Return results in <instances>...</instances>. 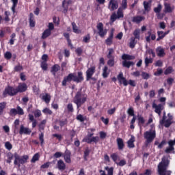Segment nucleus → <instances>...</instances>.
Segmentation results:
<instances>
[{"instance_id": "f257e3e1", "label": "nucleus", "mask_w": 175, "mask_h": 175, "mask_svg": "<svg viewBox=\"0 0 175 175\" xmlns=\"http://www.w3.org/2000/svg\"><path fill=\"white\" fill-rule=\"evenodd\" d=\"M71 81H74V83H83V81H84V75H83V72H78L77 76L75 73L68 74V76L64 77L62 82V85L63 87H66V83H70Z\"/></svg>"}, {"instance_id": "f03ea898", "label": "nucleus", "mask_w": 175, "mask_h": 175, "mask_svg": "<svg viewBox=\"0 0 175 175\" xmlns=\"http://www.w3.org/2000/svg\"><path fill=\"white\" fill-rule=\"evenodd\" d=\"M170 164V161L167 157H163L161 161L159 163L157 166V172L159 175H171L172 171L167 170L169 165Z\"/></svg>"}, {"instance_id": "7ed1b4c3", "label": "nucleus", "mask_w": 175, "mask_h": 175, "mask_svg": "<svg viewBox=\"0 0 175 175\" xmlns=\"http://www.w3.org/2000/svg\"><path fill=\"white\" fill-rule=\"evenodd\" d=\"M82 89L81 88L75 94L73 103L77 105V109L78 111H80V107L87 102L88 96L87 94L81 92Z\"/></svg>"}, {"instance_id": "20e7f679", "label": "nucleus", "mask_w": 175, "mask_h": 175, "mask_svg": "<svg viewBox=\"0 0 175 175\" xmlns=\"http://www.w3.org/2000/svg\"><path fill=\"white\" fill-rule=\"evenodd\" d=\"M150 129L144 133V137L146 139V144H150V143H152L155 137H157L155 126H154V124H152L150 125Z\"/></svg>"}, {"instance_id": "39448f33", "label": "nucleus", "mask_w": 175, "mask_h": 175, "mask_svg": "<svg viewBox=\"0 0 175 175\" xmlns=\"http://www.w3.org/2000/svg\"><path fill=\"white\" fill-rule=\"evenodd\" d=\"M14 165L15 166H18V167H21V165H24L28 162V159H29V156L28 155H23L21 157L17 152L14 154Z\"/></svg>"}, {"instance_id": "423d86ee", "label": "nucleus", "mask_w": 175, "mask_h": 175, "mask_svg": "<svg viewBox=\"0 0 175 175\" xmlns=\"http://www.w3.org/2000/svg\"><path fill=\"white\" fill-rule=\"evenodd\" d=\"M117 79L118 80L119 84H123L124 87H126L128 84L131 85V87H136V82L135 81L130 79L129 81L126 80V78L124 77L122 72H120L117 76Z\"/></svg>"}, {"instance_id": "0eeeda50", "label": "nucleus", "mask_w": 175, "mask_h": 175, "mask_svg": "<svg viewBox=\"0 0 175 175\" xmlns=\"http://www.w3.org/2000/svg\"><path fill=\"white\" fill-rule=\"evenodd\" d=\"M17 88H14L12 86H8L5 88V90L3 93V95H9L10 96H14L17 95Z\"/></svg>"}, {"instance_id": "6e6552de", "label": "nucleus", "mask_w": 175, "mask_h": 175, "mask_svg": "<svg viewBox=\"0 0 175 175\" xmlns=\"http://www.w3.org/2000/svg\"><path fill=\"white\" fill-rule=\"evenodd\" d=\"M9 114H10V116H17V114H18V116H24V109H23V108H21V107L18 105L16 107V109L12 108L10 110Z\"/></svg>"}, {"instance_id": "1a4fd4ad", "label": "nucleus", "mask_w": 175, "mask_h": 175, "mask_svg": "<svg viewBox=\"0 0 175 175\" xmlns=\"http://www.w3.org/2000/svg\"><path fill=\"white\" fill-rule=\"evenodd\" d=\"M96 28L98 31V35L100 38H105L107 35V29H103V23H98L96 25Z\"/></svg>"}, {"instance_id": "9d476101", "label": "nucleus", "mask_w": 175, "mask_h": 175, "mask_svg": "<svg viewBox=\"0 0 175 175\" xmlns=\"http://www.w3.org/2000/svg\"><path fill=\"white\" fill-rule=\"evenodd\" d=\"M152 107L153 109H154V112L157 113L158 116H161V114L162 113V110L165 109V103H160L159 105L153 103Z\"/></svg>"}, {"instance_id": "9b49d317", "label": "nucleus", "mask_w": 175, "mask_h": 175, "mask_svg": "<svg viewBox=\"0 0 175 175\" xmlns=\"http://www.w3.org/2000/svg\"><path fill=\"white\" fill-rule=\"evenodd\" d=\"M108 9L110 12H114L118 9V0H110L108 3Z\"/></svg>"}, {"instance_id": "f8f14e48", "label": "nucleus", "mask_w": 175, "mask_h": 175, "mask_svg": "<svg viewBox=\"0 0 175 175\" xmlns=\"http://www.w3.org/2000/svg\"><path fill=\"white\" fill-rule=\"evenodd\" d=\"M95 72H96V68L94 66L86 70V81H90V79L94 76Z\"/></svg>"}, {"instance_id": "ddd939ff", "label": "nucleus", "mask_w": 175, "mask_h": 175, "mask_svg": "<svg viewBox=\"0 0 175 175\" xmlns=\"http://www.w3.org/2000/svg\"><path fill=\"white\" fill-rule=\"evenodd\" d=\"M72 152L70 150L66 149L64 154H63L64 159L66 163H72V159L70 158Z\"/></svg>"}, {"instance_id": "4468645a", "label": "nucleus", "mask_w": 175, "mask_h": 175, "mask_svg": "<svg viewBox=\"0 0 175 175\" xmlns=\"http://www.w3.org/2000/svg\"><path fill=\"white\" fill-rule=\"evenodd\" d=\"M32 131L28 127L24 126L23 124L21 125L19 129V135H31Z\"/></svg>"}, {"instance_id": "2eb2a0df", "label": "nucleus", "mask_w": 175, "mask_h": 175, "mask_svg": "<svg viewBox=\"0 0 175 175\" xmlns=\"http://www.w3.org/2000/svg\"><path fill=\"white\" fill-rule=\"evenodd\" d=\"M113 38H114V29H112L108 38L105 40V44L107 46H111L113 44Z\"/></svg>"}, {"instance_id": "dca6fc26", "label": "nucleus", "mask_w": 175, "mask_h": 175, "mask_svg": "<svg viewBox=\"0 0 175 175\" xmlns=\"http://www.w3.org/2000/svg\"><path fill=\"white\" fill-rule=\"evenodd\" d=\"M56 166L58 170H61L62 172H64V170L66 169V164H65V162H64V160L62 159H59V161H57Z\"/></svg>"}, {"instance_id": "f3484780", "label": "nucleus", "mask_w": 175, "mask_h": 175, "mask_svg": "<svg viewBox=\"0 0 175 175\" xmlns=\"http://www.w3.org/2000/svg\"><path fill=\"white\" fill-rule=\"evenodd\" d=\"M168 145L169 146L167 147L165 150V154H174V145L173 144L172 142H171L170 141L168 142Z\"/></svg>"}, {"instance_id": "a211bd4d", "label": "nucleus", "mask_w": 175, "mask_h": 175, "mask_svg": "<svg viewBox=\"0 0 175 175\" xmlns=\"http://www.w3.org/2000/svg\"><path fill=\"white\" fill-rule=\"evenodd\" d=\"M28 90V86H27L25 83H19L18 87L16 88L17 92H25Z\"/></svg>"}, {"instance_id": "6ab92c4d", "label": "nucleus", "mask_w": 175, "mask_h": 175, "mask_svg": "<svg viewBox=\"0 0 175 175\" xmlns=\"http://www.w3.org/2000/svg\"><path fill=\"white\" fill-rule=\"evenodd\" d=\"M116 142H117L118 150H120V151H122V150H124V148H125V144H124V139H122V138H117Z\"/></svg>"}, {"instance_id": "aec40b11", "label": "nucleus", "mask_w": 175, "mask_h": 175, "mask_svg": "<svg viewBox=\"0 0 175 175\" xmlns=\"http://www.w3.org/2000/svg\"><path fill=\"white\" fill-rule=\"evenodd\" d=\"M174 10V8H172L170 3H164V13H172Z\"/></svg>"}, {"instance_id": "412c9836", "label": "nucleus", "mask_w": 175, "mask_h": 175, "mask_svg": "<svg viewBox=\"0 0 175 175\" xmlns=\"http://www.w3.org/2000/svg\"><path fill=\"white\" fill-rule=\"evenodd\" d=\"M29 27H31V28H34L36 25V22L35 21V16H33V13L29 14Z\"/></svg>"}, {"instance_id": "4be33fe9", "label": "nucleus", "mask_w": 175, "mask_h": 175, "mask_svg": "<svg viewBox=\"0 0 175 175\" xmlns=\"http://www.w3.org/2000/svg\"><path fill=\"white\" fill-rule=\"evenodd\" d=\"M146 18L144 16H133L132 18V22L135 23L136 24H140L142 21H144Z\"/></svg>"}, {"instance_id": "5701e85b", "label": "nucleus", "mask_w": 175, "mask_h": 175, "mask_svg": "<svg viewBox=\"0 0 175 175\" xmlns=\"http://www.w3.org/2000/svg\"><path fill=\"white\" fill-rule=\"evenodd\" d=\"M156 52L158 57H165V55H166V53H165V49H163L161 46H159L157 47V49H156Z\"/></svg>"}, {"instance_id": "b1692460", "label": "nucleus", "mask_w": 175, "mask_h": 175, "mask_svg": "<svg viewBox=\"0 0 175 175\" xmlns=\"http://www.w3.org/2000/svg\"><path fill=\"white\" fill-rule=\"evenodd\" d=\"M135 136L132 135L127 142V146L129 148H135Z\"/></svg>"}, {"instance_id": "393cba45", "label": "nucleus", "mask_w": 175, "mask_h": 175, "mask_svg": "<svg viewBox=\"0 0 175 175\" xmlns=\"http://www.w3.org/2000/svg\"><path fill=\"white\" fill-rule=\"evenodd\" d=\"M135 58H136V57H135V55H131L129 54L124 53L122 55V59H123L124 61H132V60L135 59Z\"/></svg>"}, {"instance_id": "a878e982", "label": "nucleus", "mask_w": 175, "mask_h": 175, "mask_svg": "<svg viewBox=\"0 0 175 175\" xmlns=\"http://www.w3.org/2000/svg\"><path fill=\"white\" fill-rule=\"evenodd\" d=\"M60 69L61 66H59L58 64H54L51 67V72H52V75H53V76H55L57 72H58V70H60Z\"/></svg>"}, {"instance_id": "bb28decb", "label": "nucleus", "mask_w": 175, "mask_h": 175, "mask_svg": "<svg viewBox=\"0 0 175 175\" xmlns=\"http://www.w3.org/2000/svg\"><path fill=\"white\" fill-rule=\"evenodd\" d=\"M135 65V62H131V61H126L124 60L122 62V66L124 68H127V69H129L131 66H133Z\"/></svg>"}, {"instance_id": "cd10ccee", "label": "nucleus", "mask_w": 175, "mask_h": 175, "mask_svg": "<svg viewBox=\"0 0 175 175\" xmlns=\"http://www.w3.org/2000/svg\"><path fill=\"white\" fill-rule=\"evenodd\" d=\"M109 68L107 66H105L104 68H103V74L102 76L103 79H107L109 77V75H110V72L108 71Z\"/></svg>"}, {"instance_id": "c85d7f7f", "label": "nucleus", "mask_w": 175, "mask_h": 175, "mask_svg": "<svg viewBox=\"0 0 175 175\" xmlns=\"http://www.w3.org/2000/svg\"><path fill=\"white\" fill-rule=\"evenodd\" d=\"M155 146H157V148H159V150H162L164 146H166L167 144V142H166V139L163 140L160 144L158 142H154Z\"/></svg>"}, {"instance_id": "c756f323", "label": "nucleus", "mask_w": 175, "mask_h": 175, "mask_svg": "<svg viewBox=\"0 0 175 175\" xmlns=\"http://www.w3.org/2000/svg\"><path fill=\"white\" fill-rule=\"evenodd\" d=\"M42 99L45 102V103H50V101L51 100V96L46 93L45 95L42 96Z\"/></svg>"}, {"instance_id": "7c9ffc66", "label": "nucleus", "mask_w": 175, "mask_h": 175, "mask_svg": "<svg viewBox=\"0 0 175 175\" xmlns=\"http://www.w3.org/2000/svg\"><path fill=\"white\" fill-rule=\"evenodd\" d=\"M50 35H51V31H50V30H48L46 29L42 33L41 38H42V39H47V38H49V36H50Z\"/></svg>"}, {"instance_id": "2f4dec72", "label": "nucleus", "mask_w": 175, "mask_h": 175, "mask_svg": "<svg viewBox=\"0 0 175 175\" xmlns=\"http://www.w3.org/2000/svg\"><path fill=\"white\" fill-rule=\"evenodd\" d=\"M133 35H134L133 39H137L140 40V29H136L134 31Z\"/></svg>"}, {"instance_id": "473e14b6", "label": "nucleus", "mask_w": 175, "mask_h": 175, "mask_svg": "<svg viewBox=\"0 0 175 175\" xmlns=\"http://www.w3.org/2000/svg\"><path fill=\"white\" fill-rule=\"evenodd\" d=\"M76 120H77V121H80V122H84L87 120V116L79 114L77 116Z\"/></svg>"}, {"instance_id": "72a5a7b5", "label": "nucleus", "mask_w": 175, "mask_h": 175, "mask_svg": "<svg viewBox=\"0 0 175 175\" xmlns=\"http://www.w3.org/2000/svg\"><path fill=\"white\" fill-rule=\"evenodd\" d=\"M65 3H67V5H65ZM70 3V1H64L63 2H62V8H63V13H65V14H66V13H68V5H69Z\"/></svg>"}, {"instance_id": "f704fd0d", "label": "nucleus", "mask_w": 175, "mask_h": 175, "mask_svg": "<svg viewBox=\"0 0 175 175\" xmlns=\"http://www.w3.org/2000/svg\"><path fill=\"white\" fill-rule=\"evenodd\" d=\"M158 38H157V42H159V40H162L163 38H165L164 32L162 31H157Z\"/></svg>"}, {"instance_id": "c9c22d12", "label": "nucleus", "mask_w": 175, "mask_h": 175, "mask_svg": "<svg viewBox=\"0 0 175 175\" xmlns=\"http://www.w3.org/2000/svg\"><path fill=\"white\" fill-rule=\"evenodd\" d=\"M136 40L133 38V37H131L130 39V43H129V47L130 49H135V46H136Z\"/></svg>"}, {"instance_id": "e433bc0d", "label": "nucleus", "mask_w": 175, "mask_h": 175, "mask_svg": "<svg viewBox=\"0 0 175 175\" xmlns=\"http://www.w3.org/2000/svg\"><path fill=\"white\" fill-rule=\"evenodd\" d=\"M40 158V155L39 154V153H36L33 156V157L31 160V163H35L36 162H37V161H39Z\"/></svg>"}, {"instance_id": "4c0bfd02", "label": "nucleus", "mask_w": 175, "mask_h": 175, "mask_svg": "<svg viewBox=\"0 0 175 175\" xmlns=\"http://www.w3.org/2000/svg\"><path fill=\"white\" fill-rule=\"evenodd\" d=\"M7 160L6 162L7 163H12V160L13 159V158L14 157V154H13L12 152H8L7 154Z\"/></svg>"}, {"instance_id": "58836bf2", "label": "nucleus", "mask_w": 175, "mask_h": 175, "mask_svg": "<svg viewBox=\"0 0 175 175\" xmlns=\"http://www.w3.org/2000/svg\"><path fill=\"white\" fill-rule=\"evenodd\" d=\"M4 16H5L3 18L4 21L5 23H9V21H10V18L9 17V16H10V12L5 11Z\"/></svg>"}, {"instance_id": "ea45409f", "label": "nucleus", "mask_w": 175, "mask_h": 175, "mask_svg": "<svg viewBox=\"0 0 175 175\" xmlns=\"http://www.w3.org/2000/svg\"><path fill=\"white\" fill-rule=\"evenodd\" d=\"M6 108V102L0 103V116L3 114V111Z\"/></svg>"}, {"instance_id": "a19ab883", "label": "nucleus", "mask_w": 175, "mask_h": 175, "mask_svg": "<svg viewBox=\"0 0 175 175\" xmlns=\"http://www.w3.org/2000/svg\"><path fill=\"white\" fill-rule=\"evenodd\" d=\"M108 54L107 55V57L108 59L110 58H114V55H113V54H114V49L113 48H110L108 49Z\"/></svg>"}, {"instance_id": "79ce46f5", "label": "nucleus", "mask_w": 175, "mask_h": 175, "mask_svg": "<svg viewBox=\"0 0 175 175\" xmlns=\"http://www.w3.org/2000/svg\"><path fill=\"white\" fill-rule=\"evenodd\" d=\"M10 40L9 41V44L11 46H13L14 44V41L16 40V33H12V35L10 36Z\"/></svg>"}, {"instance_id": "37998d69", "label": "nucleus", "mask_w": 175, "mask_h": 175, "mask_svg": "<svg viewBox=\"0 0 175 175\" xmlns=\"http://www.w3.org/2000/svg\"><path fill=\"white\" fill-rule=\"evenodd\" d=\"M144 8L145 12H147L148 13V12H150V10H151V7L150 6V3H148L147 1H144Z\"/></svg>"}, {"instance_id": "c03bdc74", "label": "nucleus", "mask_w": 175, "mask_h": 175, "mask_svg": "<svg viewBox=\"0 0 175 175\" xmlns=\"http://www.w3.org/2000/svg\"><path fill=\"white\" fill-rule=\"evenodd\" d=\"M90 152H91V150H90V149L86 148L85 150L84 154H83L84 161H88V157L90 156Z\"/></svg>"}, {"instance_id": "a18cd8bd", "label": "nucleus", "mask_w": 175, "mask_h": 175, "mask_svg": "<svg viewBox=\"0 0 175 175\" xmlns=\"http://www.w3.org/2000/svg\"><path fill=\"white\" fill-rule=\"evenodd\" d=\"M40 68L42 69V70H47L49 69V64H47V62H42L40 64Z\"/></svg>"}, {"instance_id": "49530a36", "label": "nucleus", "mask_w": 175, "mask_h": 175, "mask_svg": "<svg viewBox=\"0 0 175 175\" xmlns=\"http://www.w3.org/2000/svg\"><path fill=\"white\" fill-rule=\"evenodd\" d=\"M12 2L13 3L12 6V12L14 14L16 13V7L17 6V3H18V0H12Z\"/></svg>"}, {"instance_id": "de8ad7c7", "label": "nucleus", "mask_w": 175, "mask_h": 175, "mask_svg": "<svg viewBox=\"0 0 175 175\" xmlns=\"http://www.w3.org/2000/svg\"><path fill=\"white\" fill-rule=\"evenodd\" d=\"M67 111L68 113H73L75 111V109L73 108V104L68 103L66 106Z\"/></svg>"}, {"instance_id": "09e8293b", "label": "nucleus", "mask_w": 175, "mask_h": 175, "mask_svg": "<svg viewBox=\"0 0 175 175\" xmlns=\"http://www.w3.org/2000/svg\"><path fill=\"white\" fill-rule=\"evenodd\" d=\"M145 122H146V120H144V118H143V116H138V125H139V126H142V125H144Z\"/></svg>"}, {"instance_id": "8fccbe9b", "label": "nucleus", "mask_w": 175, "mask_h": 175, "mask_svg": "<svg viewBox=\"0 0 175 175\" xmlns=\"http://www.w3.org/2000/svg\"><path fill=\"white\" fill-rule=\"evenodd\" d=\"M127 114L131 117H135V109H133V107H131L128 109Z\"/></svg>"}, {"instance_id": "3c124183", "label": "nucleus", "mask_w": 175, "mask_h": 175, "mask_svg": "<svg viewBox=\"0 0 175 175\" xmlns=\"http://www.w3.org/2000/svg\"><path fill=\"white\" fill-rule=\"evenodd\" d=\"M111 158L112 159V161L115 163H117V161H118V154L117 153H113L111 154Z\"/></svg>"}, {"instance_id": "603ef678", "label": "nucleus", "mask_w": 175, "mask_h": 175, "mask_svg": "<svg viewBox=\"0 0 175 175\" xmlns=\"http://www.w3.org/2000/svg\"><path fill=\"white\" fill-rule=\"evenodd\" d=\"M135 122H136V116H133V118L130 122V129H135Z\"/></svg>"}, {"instance_id": "864d4df0", "label": "nucleus", "mask_w": 175, "mask_h": 175, "mask_svg": "<svg viewBox=\"0 0 175 175\" xmlns=\"http://www.w3.org/2000/svg\"><path fill=\"white\" fill-rule=\"evenodd\" d=\"M118 16L117 15V14L116 12H113L110 17V21L111 23H114V21H116V20L118 19Z\"/></svg>"}, {"instance_id": "5fc2aeb1", "label": "nucleus", "mask_w": 175, "mask_h": 175, "mask_svg": "<svg viewBox=\"0 0 175 175\" xmlns=\"http://www.w3.org/2000/svg\"><path fill=\"white\" fill-rule=\"evenodd\" d=\"M116 15L118 16V18H123V17H124V12H122V9L118 8V10L117 11Z\"/></svg>"}, {"instance_id": "6e6d98bb", "label": "nucleus", "mask_w": 175, "mask_h": 175, "mask_svg": "<svg viewBox=\"0 0 175 175\" xmlns=\"http://www.w3.org/2000/svg\"><path fill=\"white\" fill-rule=\"evenodd\" d=\"M173 72V67L169 66L164 71V75H170Z\"/></svg>"}, {"instance_id": "4d7b16f0", "label": "nucleus", "mask_w": 175, "mask_h": 175, "mask_svg": "<svg viewBox=\"0 0 175 175\" xmlns=\"http://www.w3.org/2000/svg\"><path fill=\"white\" fill-rule=\"evenodd\" d=\"M105 170H107V174L105 175H113L114 168L113 167L109 168V167H105Z\"/></svg>"}, {"instance_id": "13d9d810", "label": "nucleus", "mask_w": 175, "mask_h": 175, "mask_svg": "<svg viewBox=\"0 0 175 175\" xmlns=\"http://www.w3.org/2000/svg\"><path fill=\"white\" fill-rule=\"evenodd\" d=\"M42 113L44 114H49V116H51V114H53V111H51L50 109L46 107L42 110Z\"/></svg>"}, {"instance_id": "bf43d9fd", "label": "nucleus", "mask_w": 175, "mask_h": 175, "mask_svg": "<svg viewBox=\"0 0 175 175\" xmlns=\"http://www.w3.org/2000/svg\"><path fill=\"white\" fill-rule=\"evenodd\" d=\"M75 53L78 57H81V54H83V49L81 47H78L75 50Z\"/></svg>"}, {"instance_id": "052dcab7", "label": "nucleus", "mask_w": 175, "mask_h": 175, "mask_svg": "<svg viewBox=\"0 0 175 175\" xmlns=\"http://www.w3.org/2000/svg\"><path fill=\"white\" fill-rule=\"evenodd\" d=\"M162 10V5L158 4L157 7L154 8V13H161Z\"/></svg>"}, {"instance_id": "680f3d73", "label": "nucleus", "mask_w": 175, "mask_h": 175, "mask_svg": "<svg viewBox=\"0 0 175 175\" xmlns=\"http://www.w3.org/2000/svg\"><path fill=\"white\" fill-rule=\"evenodd\" d=\"M172 124H173V122H172V120H169L168 119H167L166 120H165L163 125L165 128H169V126H170Z\"/></svg>"}, {"instance_id": "e2e57ef3", "label": "nucleus", "mask_w": 175, "mask_h": 175, "mask_svg": "<svg viewBox=\"0 0 175 175\" xmlns=\"http://www.w3.org/2000/svg\"><path fill=\"white\" fill-rule=\"evenodd\" d=\"M72 25L73 32H75V33H79V29H77V25H76V23L72 22Z\"/></svg>"}, {"instance_id": "0e129e2a", "label": "nucleus", "mask_w": 175, "mask_h": 175, "mask_svg": "<svg viewBox=\"0 0 175 175\" xmlns=\"http://www.w3.org/2000/svg\"><path fill=\"white\" fill-rule=\"evenodd\" d=\"M107 65L110 66V68H113L114 66V58H110L107 61Z\"/></svg>"}, {"instance_id": "69168bd1", "label": "nucleus", "mask_w": 175, "mask_h": 175, "mask_svg": "<svg viewBox=\"0 0 175 175\" xmlns=\"http://www.w3.org/2000/svg\"><path fill=\"white\" fill-rule=\"evenodd\" d=\"M24 68H23V66L18 64L17 66H16L14 68V72H21V70H23Z\"/></svg>"}, {"instance_id": "338daca9", "label": "nucleus", "mask_w": 175, "mask_h": 175, "mask_svg": "<svg viewBox=\"0 0 175 175\" xmlns=\"http://www.w3.org/2000/svg\"><path fill=\"white\" fill-rule=\"evenodd\" d=\"M69 135L70 136L71 142H72L73 141V137H75V136H76V131H75L73 129L70 130L69 131Z\"/></svg>"}, {"instance_id": "774afa93", "label": "nucleus", "mask_w": 175, "mask_h": 175, "mask_svg": "<svg viewBox=\"0 0 175 175\" xmlns=\"http://www.w3.org/2000/svg\"><path fill=\"white\" fill-rule=\"evenodd\" d=\"M116 165L120 167L125 166V165H126V161H125V159H122L120 162L116 163Z\"/></svg>"}]
</instances>
